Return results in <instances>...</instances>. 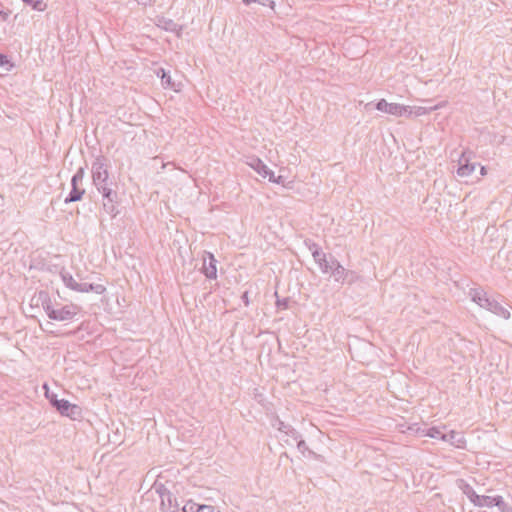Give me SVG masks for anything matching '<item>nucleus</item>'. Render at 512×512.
<instances>
[{
    "mask_svg": "<svg viewBox=\"0 0 512 512\" xmlns=\"http://www.w3.org/2000/svg\"><path fill=\"white\" fill-rule=\"evenodd\" d=\"M172 509H181V507L179 506V504L177 503V500H175V502L173 503V507Z\"/></svg>",
    "mask_w": 512,
    "mask_h": 512,
    "instance_id": "obj_46",
    "label": "nucleus"
},
{
    "mask_svg": "<svg viewBox=\"0 0 512 512\" xmlns=\"http://www.w3.org/2000/svg\"><path fill=\"white\" fill-rule=\"evenodd\" d=\"M304 244L309 249V251L311 253H313L321 248L316 242H314L312 239H309V238L304 240Z\"/></svg>",
    "mask_w": 512,
    "mask_h": 512,
    "instance_id": "obj_34",
    "label": "nucleus"
},
{
    "mask_svg": "<svg viewBox=\"0 0 512 512\" xmlns=\"http://www.w3.org/2000/svg\"><path fill=\"white\" fill-rule=\"evenodd\" d=\"M444 429H445V427L433 426V427H430L427 430L426 435L431 437V438L439 439V440H443L444 441L445 440V434H446V432L443 431Z\"/></svg>",
    "mask_w": 512,
    "mask_h": 512,
    "instance_id": "obj_20",
    "label": "nucleus"
},
{
    "mask_svg": "<svg viewBox=\"0 0 512 512\" xmlns=\"http://www.w3.org/2000/svg\"><path fill=\"white\" fill-rule=\"evenodd\" d=\"M69 333H74V330H72V331H66V332H65V335H68Z\"/></svg>",
    "mask_w": 512,
    "mask_h": 512,
    "instance_id": "obj_49",
    "label": "nucleus"
},
{
    "mask_svg": "<svg viewBox=\"0 0 512 512\" xmlns=\"http://www.w3.org/2000/svg\"><path fill=\"white\" fill-rule=\"evenodd\" d=\"M272 183H276V184H284V177L279 175V176H275L274 175V181H271Z\"/></svg>",
    "mask_w": 512,
    "mask_h": 512,
    "instance_id": "obj_43",
    "label": "nucleus"
},
{
    "mask_svg": "<svg viewBox=\"0 0 512 512\" xmlns=\"http://www.w3.org/2000/svg\"><path fill=\"white\" fill-rule=\"evenodd\" d=\"M375 108L378 111L385 112L394 116H403L405 111H408L405 105L398 103H388L385 99H380L376 104Z\"/></svg>",
    "mask_w": 512,
    "mask_h": 512,
    "instance_id": "obj_8",
    "label": "nucleus"
},
{
    "mask_svg": "<svg viewBox=\"0 0 512 512\" xmlns=\"http://www.w3.org/2000/svg\"><path fill=\"white\" fill-rule=\"evenodd\" d=\"M193 511L194 512H220L214 506L205 505V504L200 505L195 502H194Z\"/></svg>",
    "mask_w": 512,
    "mask_h": 512,
    "instance_id": "obj_27",
    "label": "nucleus"
},
{
    "mask_svg": "<svg viewBox=\"0 0 512 512\" xmlns=\"http://www.w3.org/2000/svg\"><path fill=\"white\" fill-rule=\"evenodd\" d=\"M156 25L168 32H178L181 30V27L174 20L165 16H157Z\"/></svg>",
    "mask_w": 512,
    "mask_h": 512,
    "instance_id": "obj_15",
    "label": "nucleus"
},
{
    "mask_svg": "<svg viewBox=\"0 0 512 512\" xmlns=\"http://www.w3.org/2000/svg\"><path fill=\"white\" fill-rule=\"evenodd\" d=\"M143 4H146V2H144V0H141Z\"/></svg>",
    "mask_w": 512,
    "mask_h": 512,
    "instance_id": "obj_50",
    "label": "nucleus"
},
{
    "mask_svg": "<svg viewBox=\"0 0 512 512\" xmlns=\"http://www.w3.org/2000/svg\"><path fill=\"white\" fill-rule=\"evenodd\" d=\"M492 498L493 496H485L480 495L479 496V503L476 504V507H492Z\"/></svg>",
    "mask_w": 512,
    "mask_h": 512,
    "instance_id": "obj_31",
    "label": "nucleus"
},
{
    "mask_svg": "<svg viewBox=\"0 0 512 512\" xmlns=\"http://www.w3.org/2000/svg\"><path fill=\"white\" fill-rule=\"evenodd\" d=\"M157 76L160 77L162 86L164 88L175 89V83L172 81L170 73L163 68H160L157 72Z\"/></svg>",
    "mask_w": 512,
    "mask_h": 512,
    "instance_id": "obj_18",
    "label": "nucleus"
},
{
    "mask_svg": "<svg viewBox=\"0 0 512 512\" xmlns=\"http://www.w3.org/2000/svg\"><path fill=\"white\" fill-rule=\"evenodd\" d=\"M442 106H443V104H438V105L430 106V107H421V106H413V107H411V106H406V108H408L409 115L414 114L415 116H422V115H427V114L431 113L434 110H437L438 108H440Z\"/></svg>",
    "mask_w": 512,
    "mask_h": 512,
    "instance_id": "obj_17",
    "label": "nucleus"
},
{
    "mask_svg": "<svg viewBox=\"0 0 512 512\" xmlns=\"http://www.w3.org/2000/svg\"><path fill=\"white\" fill-rule=\"evenodd\" d=\"M480 174L481 176H485L487 174V168L485 166H480Z\"/></svg>",
    "mask_w": 512,
    "mask_h": 512,
    "instance_id": "obj_44",
    "label": "nucleus"
},
{
    "mask_svg": "<svg viewBox=\"0 0 512 512\" xmlns=\"http://www.w3.org/2000/svg\"><path fill=\"white\" fill-rule=\"evenodd\" d=\"M253 398L261 405L264 404V401H265V397H264V394L262 392L259 391L258 388H254L253 389Z\"/></svg>",
    "mask_w": 512,
    "mask_h": 512,
    "instance_id": "obj_36",
    "label": "nucleus"
},
{
    "mask_svg": "<svg viewBox=\"0 0 512 512\" xmlns=\"http://www.w3.org/2000/svg\"><path fill=\"white\" fill-rule=\"evenodd\" d=\"M329 265L331 266L330 274L335 271V267H341V263L332 255L329 254Z\"/></svg>",
    "mask_w": 512,
    "mask_h": 512,
    "instance_id": "obj_38",
    "label": "nucleus"
},
{
    "mask_svg": "<svg viewBox=\"0 0 512 512\" xmlns=\"http://www.w3.org/2000/svg\"><path fill=\"white\" fill-rule=\"evenodd\" d=\"M406 117H410L411 115H409V111H405V114H404Z\"/></svg>",
    "mask_w": 512,
    "mask_h": 512,
    "instance_id": "obj_48",
    "label": "nucleus"
},
{
    "mask_svg": "<svg viewBox=\"0 0 512 512\" xmlns=\"http://www.w3.org/2000/svg\"><path fill=\"white\" fill-rule=\"evenodd\" d=\"M84 169L79 168L71 179V190L66 197V203L76 202L82 199L85 189L81 187L83 182Z\"/></svg>",
    "mask_w": 512,
    "mask_h": 512,
    "instance_id": "obj_3",
    "label": "nucleus"
},
{
    "mask_svg": "<svg viewBox=\"0 0 512 512\" xmlns=\"http://www.w3.org/2000/svg\"><path fill=\"white\" fill-rule=\"evenodd\" d=\"M297 441V448L298 450L304 454L305 451H308L309 455L313 456L315 459H321L322 456L317 454L316 452L310 450L305 442V440L302 439V437H300Z\"/></svg>",
    "mask_w": 512,
    "mask_h": 512,
    "instance_id": "obj_22",
    "label": "nucleus"
},
{
    "mask_svg": "<svg viewBox=\"0 0 512 512\" xmlns=\"http://www.w3.org/2000/svg\"><path fill=\"white\" fill-rule=\"evenodd\" d=\"M47 314L49 318L54 320H64V307L60 309H50V307H47Z\"/></svg>",
    "mask_w": 512,
    "mask_h": 512,
    "instance_id": "obj_24",
    "label": "nucleus"
},
{
    "mask_svg": "<svg viewBox=\"0 0 512 512\" xmlns=\"http://www.w3.org/2000/svg\"><path fill=\"white\" fill-rule=\"evenodd\" d=\"M99 193L103 198L104 211L112 217H115L119 213L117 208V204L119 203L117 182H109V187H102Z\"/></svg>",
    "mask_w": 512,
    "mask_h": 512,
    "instance_id": "obj_2",
    "label": "nucleus"
},
{
    "mask_svg": "<svg viewBox=\"0 0 512 512\" xmlns=\"http://www.w3.org/2000/svg\"><path fill=\"white\" fill-rule=\"evenodd\" d=\"M469 296L472 301L478 304L481 308H484L505 320L510 318V311L497 300L489 297L482 288H471Z\"/></svg>",
    "mask_w": 512,
    "mask_h": 512,
    "instance_id": "obj_1",
    "label": "nucleus"
},
{
    "mask_svg": "<svg viewBox=\"0 0 512 512\" xmlns=\"http://www.w3.org/2000/svg\"><path fill=\"white\" fill-rule=\"evenodd\" d=\"M492 502V507L496 506L500 511L508 505L500 495L493 496Z\"/></svg>",
    "mask_w": 512,
    "mask_h": 512,
    "instance_id": "obj_32",
    "label": "nucleus"
},
{
    "mask_svg": "<svg viewBox=\"0 0 512 512\" xmlns=\"http://www.w3.org/2000/svg\"><path fill=\"white\" fill-rule=\"evenodd\" d=\"M66 287L77 291V292H94L96 294H103L106 291V287L102 284L93 283H79L71 275L66 273Z\"/></svg>",
    "mask_w": 512,
    "mask_h": 512,
    "instance_id": "obj_5",
    "label": "nucleus"
},
{
    "mask_svg": "<svg viewBox=\"0 0 512 512\" xmlns=\"http://www.w3.org/2000/svg\"><path fill=\"white\" fill-rule=\"evenodd\" d=\"M272 426L283 433H286V431L291 427V425L285 424L278 416L275 417Z\"/></svg>",
    "mask_w": 512,
    "mask_h": 512,
    "instance_id": "obj_28",
    "label": "nucleus"
},
{
    "mask_svg": "<svg viewBox=\"0 0 512 512\" xmlns=\"http://www.w3.org/2000/svg\"><path fill=\"white\" fill-rule=\"evenodd\" d=\"M203 265L200 269L201 273H203L207 279L214 280L217 278V260L213 253L204 251L203 256Z\"/></svg>",
    "mask_w": 512,
    "mask_h": 512,
    "instance_id": "obj_7",
    "label": "nucleus"
},
{
    "mask_svg": "<svg viewBox=\"0 0 512 512\" xmlns=\"http://www.w3.org/2000/svg\"><path fill=\"white\" fill-rule=\"evenodd\" d=\"M241 300L243 301V303L246 307L249 306L250 300H249V292L248 291L243 292V294L241 295Z\"/></svg>",
    "mask_w": 512,
    "mask_h": 512,
    "instance_id": "obj_41",
    "label": "nucleus"
},
{
    "mask_svg": "<svg viewBox=\"0 0 512 512\" xmlns=\"http://www.w3.org/2000/svg\"><path fill=\"white\" fill-rule=\"evenodd\" d=\"M81 311V307L78 305L72 304L71 307L66 305V320L72 319L75 315H77Z\"/></svg>",
    "mask_w": 512,
    "mask_h": 512,
    "instance_id": "obj_30",
    "label": "nucleus"
},
{
    "mask_svg": "<svg viewBox=\"0 0 512 512\" xmlns=\"http://www.w3.org/2000/svg\"><path fill=\"white\" fill-rule=\"evenodd\" d=\"M476 163L470 161V157L467 156V152H463L459 160L457 175L460 177H467L472 175L475 171Z\"/></svg>",
    "mask_w": 512,
    "mask_h": 512,
    "instance_id": "obj_10",
    "label": "nucleus"
},
{
    "mask_svg": "<svg viewBox=\"0 0 512 512\" xmlns=\"http://www.w3.org/2000/svg\"><path fill=\"white\" fill-rule=\"evenodd\" d=\"M360 276L353 270H347L345 276V284L352 285L359 280Z\"/></svg>",
    "mask_w": 512,
    "mask_h": 512,
    "instance_id": "obj_29",
    "label": "nucleus"
},
{
    "mask_svg": "<svg viewBox=\"0 0 512 512\" xmlns=\"http://www.w3.org/2000/svg\"><path fill=\"white\" fill-rule=\"evenodd\" d=\"M66 417H69L74 421L77 420L81 423L83 419V410L80 406L71 404L68 400H66Z\"/></svg>",
    "mask_w": 512,
    "mask_h": 512,
    "instance_id": "obj_16",
    "label": "nucleus"
},
{
    "mask_svg": "<svg viewBox=\"0 0 512 512\" xmlns=\"http://www.w3.org/2000/svg\"><path fill=\"white\" fill-rule=\"evenodd\" d=\"M193 507H194V502L188 501L184 506L181 507V509H173L168 512H194Z\"/></svg>",
    "mask_w": 512,
    "mask_h": 512,
    "instance_id": "obj_35",
    "label": "nucleus"
},
{
    "mask_svg": "<svg viewBox=\"0 0 512 512\" xmlns=\"http://www.w3.org/2000/svg\"><path fill=\"white\" fill-rule=\"evenodd\" d=\"M501 512H512V507L507 505Z\"/></svg>",
    "mask_w": 512,
    "mask_h": 512,
    "instance_id": "obj_45",
    "label": "nucleus"
},
{
    "mask_svg": "<svg viewBox=\"0 0 512 512\" xmlns=\"http://www.w3.org/2000/svg\"><path fill=\"white\" fill-rule=\"evenodd\" d=\"M457 487L467 496L470 502L476 506L479 503V496L473 487L464 479L460 478L456 480Z\"/></svg>",
    "mask_w": 512,
    "mask_h": 512,
    "instance_id": "obj_11",
    "label": "nucleus"
},
{
    "mask_svg": "<svg viewBox=\"0 0 512 512\" xmlns=\"http://www.w3.org/2000/svg\"><path fill=\"white\" fill-rule=\"evenodd\" d=\"M324 274H330L331 266L329 265V258L327 256L323 260H320V263H317Z\"/></svg>",
    "mask_w": 512,
    "mask_h": 512,
    "instance_id": "obj_33",
    "label": "nucleus"
},
{
    "mask_svg": "<svg viewBox=\"0 0 512 512\" xmlns=\"http://www.w3.org/2000/svg\"><path fill=\"white\" fill-rule=\"evenodd\" d=\"M248 164L263 178L268 177L269 181H274V172L260 158L252 157Z\"/></svg>",
    "mask_w": 512,
    "mask_h": 512,
    "instance_id": "obj_9",
    "label": "nucleus"
},
{
    "mask_svg": "<svg viewBox=\"0 0 512 512\" xmlns=\"http://www.w3.org/2000/svg\"><path fill=\"white\" fill-rule=\"evenodd\" d=\"M59 276L61 277V279L64 281V268H62L60 271H59Z\"/></svg>",
    "mask_w": 512,
    "mask_h": 512,
    "instance_id": "obj_47",
    "label": "nucleus"
},
{
    "mask_svg": "<svg viewBox=\"0 0 512 512\" xmlns=\"http://www.w3.org/2000/svg\"><path fill=\"white\" fill-rule=\"evenodd\" d=\"M313 259L316 263H320V260L324 261V258L327 256L326 253L322 251V248L312 253Z\"/></svg>",
    "mask_w": 512,
    "mask_h": 512,
    "instance_id": "obj_37",
    "label": "nucleus"
},
{
    "mask_svg": "<svg viewBox=\"0 0 512 512\" xmlns=\"http://www.w3.org/2000/svg\"><path fill=\"white\" fill-rule=\"evenodd\" d=\"M74 437L72 439L71 450L78 454V458H81V453L86 451V445L88 443V436L84 431H78L76 425H72ZM72 460L76 462V466L81 465L80 459H76L75 455H72Z\"/></svg>",
    "mask_w": 512,
    "mask_h": 512,
    "instance_id": "obj_4",
    "label": "nucleus"
},
{
    "mask_svg": "<svg viewBox=\"0 0 512 512\" xmlns=\"http://www.w3.org/2000/svg\"><path fill=\"white\" fill-rule=\"evenodd\" d=\"M153 488L161 499L160 512H168L173 510L172 507L176 498L173 496L170 490L163 483H159L158 481H155Z\"/></svg>",
    "mask_w": 512,
    "mask_h": 512,
    "instance_id": "obj_6",
    "label": "nucleus"
},
{
    "mask_svg": "<svg viewBox=\"0 0 512 512\" xmlns=\"http://www.w3.org/2000/svg\"><path fill=\"white\" fill-rule=\"evenodd\" d=\"M285 434L292 437L295 441L301 437V434L292 426L286 431Z\"/></svg>",
    "mask_w": 512,
    "mask_h": 512,
    "instance_id": "obj_39",
    "label": "nucleus"
},
{
    "mask_svg": "<svg viewBox=\"0 0 512 512\" xmlns=\"http://www.w3.org/2000/svg\"><path fill=\"white\" fill-rule=\"evenodd\" d=\"M109 182H115L113 178H110L109 173H105L104 176L99 175L98 178L93 179V184L98 192L102 190V187H109Z\"/></svg>",
    "mask_w": 512,
    "mask_h": 512,
    "instance_id": "obj_19",
    "label": "nucleus"
},
{
    "mask_svg": "<svg viewBox=\"0 0 512 512\" xmlns=\"http://www.w3.org/2000/svg\"><path fill=\"white\" fill-rule=\"evenodd\" d=\"M107 158L104 156H99L95 159L92 164V179L98 178L99 175L104 176L105 173H109Z\"/></svg>",
    "mask_w": 512,
    "mask_h": 512,
    "instance_id": "obj_14",
    "label": "nucleus"
},
{
    "mask_svg": "<svg viewBox=\"0 0 512 512\" xmlns=\"http://www.w3.org/2000/svg\"><path fill=\"white\" fill-rule=\"evenodd\" d=\"M347 270L348 269L344 268L343 266L335 267V271H332L330 275L334 278L335 282L344 285Z\"/></svg>",
    "mask_w": 512,
    "mask_h": 512,
    "instance_id": "obj_21",
    "label": "nucleus"
},
{
    "mask_svg": "<svg viewBox=\"0 0 512 512\" xmlns=\"http://www.w3.org/2000/svg\"><path fill=\"white\" fill-rule=\"evenodd\" d=\"M10 64L8 56L0 52V67Z\"/></svg>",
    "mask_w": 512,
    "mask_h": 512,
    "instance_id": "obj_40",
    "label": "nucleus"
},
{
    "mask_svg": "<svg viewBox=\"0 0 512 512\" xmlns=\"http://www.w3.org/2000/svg\"><path fill=\"white\" fill-rule=\"evenodd\" d=\"M10 15V11L7 10H0V17L2 18L3 21H7L8 17Z\"/></svg>",
    "mask_w": 512,
    "mask_h": 512,
    "instance_id": "obj_42",
    "label": "nucleus"
},
{
    "mask_svg": "<svg viewBox=\"0 0 512 512\" xmlns=\"http://www.w3.org/2000/svg\"><path fill=\"white\" fill-rule=\"evenodd\" d=\"M444 441L461 449H464L466 446V439L463 432H458L455 430L446 432Z\"/></svg>",
    "mask_w": 512,
    "mask_h": 512,
    "instance_id": "obj_13",
    "label": "nucleus"
},
{
    "mask_svg": "<svg viewBox=\"0 0 512 512\" xmlns=\"http://www.w3.org/2000/svg\"><path fill=\"white\" fill-rule=\"evenodd\" d=\"M26 5L32 7V9L37 11H43L46 8V4L43 0H22Z\"/></svg>",
    "mask_w": 512,
    "mask_h": 512,
    "instance_id": "obj_25",
    "label": "nucleus"
},
{
    "mask_svg": "<svg viewBox=\"0 0 512 512\" xmlns=\"http://www.w3.org/2000/svg\"><path fill=\"white\" fill-rule=\"evenodd\" d=\"M242 3L249 6L251 3H257L262 6H269L272 10L275 8V2L272 0H242Z\"/></svg>",
    "mask_w": 512,
    "mask_h": 512,
    "instance_id": "obj_26",
    "label": "nucleus"
},
{
    "mask_svg": "<svg viewBox=\"0 0 512 512\" xmlns=\"http://www.w3.org/2000/svg\"><path fill=\"white\" fill-rule=\"evenodd\" d=\"M42 389L44 390L45 397L49 400L51 405L55 407L62 416H64V399H58L57 394L50 391L47 383L43 384Z\"/></svg>",
    "mask_w": 512,
    "mask_h": 512,
    "instance_id": "obj_12",
    "label": "nucleus"
},
{
    "mask_svg": "<svg viewBox=\"0 0 512 512\" xmlns=\"http://www.w3.org/2000/svg\"><path fill=\"white\" fill-rule=\"evenodd\" d=\"M275 296H276L275 305L278 310H286L290 307V302H291L290 297L280 298L278 296L277 292H275Z\"/></svg>",
    "mask_w": 512,
    "mask_h": 512,
    "instance_id": "obj_23",
    "label": "nucleus"
}]
</instances>
